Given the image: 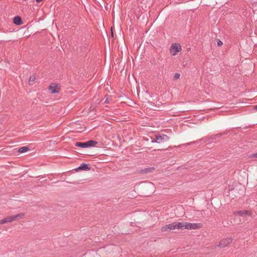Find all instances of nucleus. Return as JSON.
Returning <instances> with one entry per match:
<instances>
[{"instance_id": "nucleus-1", "label": "nucleus", "mask_w": 257, "mask_h": 257, "mask_svg": "<svg viewBox=\"0 0 257 257\" xmlns=\"http://www.w3.org/2000/svg\"><path fill=\"white\" fill-rule=\"evenodd\" d=\"M98 144V142L93 140H89L86 142H76L75 144V146L82 148H87L95 146Z\"/></svg>"}, {"instance_id": "nucleus-2", "label": "nucleus", "mask_w": 257, "mask_h": 257, "mask_svg": "<svg viewBox=\"0 0 257 257\" xmlns=\"http://www.w3.org/2000/svg\"><path fill=\"white\" fill-rule=\"evenodd\" d=\"M182 224V228L181 229H197L201 228L202 227V225L200 223H189V222H181Z\"/></svg>"}, {"instance_id": "nucleus-3", "label": "nucleus", "mask_w": 257, "mask_h": 257, "mask_svg": "<svg viewBox=\"0 0 257 257\" xmlns=\"http://www.w3.org/2000/svg\"><path fill=\"white\" fill-rule=\"evenodd\" d=\"M169 140V138L166 135L163 134H160L155 135V140L152 141V143H162L164 142H167Z\"/></svg>"}, {"instance_id": "nucleus-4", "label": "nucleus", "mask_w": 257, "mask_h": 257, "mask_svg": "<svg viewBox=\"0 0 257 257\" xmlns=\"http://www.w3.org/2000/svg\"><path fill=\"white\" fill-rule=\"evenodd\" d=\"M182 50L181 46L178 43L172 44L170 48V52L172 55L175 56Z\"/></svg>"}, {"instance_id": "nucleus-5", "label": "nucleus", "mask_w": 257, "mask_h": 257, "mask_svg": "<svg viewBox=\"0 0 257 257\" xmlns=\"http://www.w3.org/2000/svg\"><path fill=\"white\" fill-rule=\"evenodd\" d=\"M232 240L233 239L231 237L222 239L220 240L218 246L221 247H224L229 244L232 241Z\"/></svg>"}, {"instance_id": "nucleus-6", "label": "nucleus", "mask_w": 257, "mask_h": 257, "mask_svg": "<svg viewBox=\"0 0 257 257\" xmlns=\"http://www.w3.org/2000/svg\"><path fill=\"white\" fill-rule=\"evenodd\" d=\"M181 222H175L172 223L168 224V227L169 228V230H173V229H180L182 228Z\"/></svg>"}, {"instance_id": "nucleus-7", "label": "nucleus", "mask_w": 257, "mask_h": 257, "mask_svg": "<svg viewBox=\"0 0 257 257\" xmlns=\"http://www.w3.org/2000/svg\"><path fill=\"white\" fill-rule=\"evenodd\" d=\"M24 213H20L15 215L7 217L8 222L16 220V219H18L19 218H22L24 216Z\"/></svg>"}, {"instance_id": "nucleus-8", "label": "nucleus", "mask_w": 257, "mask_h": 257, "mask_svg": "<svg viewBox=\"0 0 257 257\" xmlns=\"http://www.w3.org/2000/svg\"><path fill=\"white\" fill-rule=\"evenodd\" d=\"M49 90L51 93H55L59 91V88L58 85L55 83H52L49 86Z\"/></svg>"}, {"instance_id": "nucleus-9", "label": "nucleus", "mask_w": 257, "mask_h": 257, "mask_svg": "<svg viewBox=\"0 0 257 257\" xmlns=\"http://www.w3.org/2000/svg\"><path fill=\"white\" fill-rule=\"evenodd\" d=\"M235 215H239L241 216H243L245 215H251V212L250 211H247V210H241L238 211L234 212Z\"/></svg>"}, {"instance_id": "nucleus-10", "label": "nucleus", "mask_w": 257, "mask_h": 257, "mask_svg": "<svg viewBox=\"0 0 257 257\" xmlns=\"http://www.w3.org/2000/svg\"><path fill=\"white\" fill-rule=\"evenodd\" d=\"M14 23L17 25H20L22 24L21 18L19 16H16L14 18Z\"/></svg>"}, {"instance_id": "nucleus-11", "label": "nucleus", "mask_w": 257, "mask_h": 257, "mask_svg": "<svg viewBox=\"0 0 257 257\" xmlns=\"http://www.w3.org/2000/svg\"><path fill=\"white\" fill-rule=\"evenodd\" d=\"M78 169L86 171V170H88L89 169V167H88V164H87L86 163H82L78 168Z\"/></svg>"}, {"instance_id": "nucleus-12", "label": "nucleus", "mask_w": 257, "mask_h": 257, "mask_svg": "<svg viewBox=\"0 0 257 257\" xmlns=\"http://www.w3.org/2000/svg\"><path fill=\"white\" fill-rule=\"evenodd\" d=\"M29 150V148L28 147H26V146L22 147H21L19 148V149L18 150V152H19L20 153H25V152L28 151Z\"/></svg>"}, {"instance_id": "nucleus-13", "label": "nucleus", "mask_w": 257, "mask_h": 257, "mask_svg": "<svg viewBox=\"0 0 257 257\" xmlns=\"http://www.w3.org/2000/svg\"><path fill=\"white\" fill-rule=\"evenodd\" d=\"M36 80V77L34 75L30 76L29 80V83L30 84H32Z\"/></svg>"}, {"instance_id": "nucleus-14", "label": "nucleus", "mask_w": 257, "mask_h": 257, "mask_svg": "<svg viewBox=\"0 0 257 257\" xmlns=\"http://www.w3.org/2000/svg\"><path fill=\"white\" fill-rule=\"evenodd\" d=\"M161 230L162 232L167 231L169 230V228L168 227V225H166L165 226L162 227L161 228Z\"/></svg>"}, {"instance_id": "nucleus-15", "label": "nucleus", "mask_w": 257, "mask_h": 257, "mask_svg": "<svg viewBox=\"0 0 257 257\" xmlns=\"http://www.w3.org/2000/svg\"><path fill=\"white\" fill-rule=\"evenodd\" d=\"M111 101V98L110 97H109L107 95L105 96V100L104 102V103H109Z\"/></svg>"}, {"instance_id": "nucleus-16", "label": "nucleus", "mask_w": 257, "mask_h": 257, "mask_svg": "<svg viewBox=\"0 0 257 257\" xmlns=\"http://www.w3.org/2000/svg\"><path fill=\"white\" fill-rule=\"evenodd\" d=\"M180 74L179 73H176L174 74V79H177L180 77Z\"/></svg>"}, {"instance_id": "nucleus-17", "label": "nucleus", "mask_w": 257, "mask_h": 257, "mask_svg": "<svg viewBox=\"0 0 257 257\" xmlns=\"http://www.w3.org/2000/svg\"><path fill=\"white\" fill-rule=\"evenodd\" d=\"M1 222H2V224H4V223L8 222V217H6V218H4L3 219L1 220Z\"/></svg>"}, {"instance_id": "nucleus-18", "label": "nucleus", "mask_w": 257, "mask_h": 257, "mask_svg": "<svg viewBox=\"0 0 257 257\" xmlns=\"http://www.w3.org/2000/svg\"><path fill=\"white\" fill-rule=\"evenodd\" d=\"M152 168H147L143 171L144 173H147L150 172L151 171Z\"/></svg>"}, {"instance_id": "nucleus-19", "label": "nucleus", "mask_w": 257, "mask_h": 257, "mask_svg": "<svg viewBox=\"0 0 257 257\" xmlns=\"http://www.w3.org/2000/svg\"><path fill=\"white\" fill-rule=\"evenodd\" d=\"M249 158H257V153L251 154L248 156Z\"/></svg>"}, {"instance_id": "nucleus-20", "label": "nucleus", "mask_w": 257, "mask_h": 257, "mask_svg": "<svg viewBox=\"0 0 257 257\" xmlns=\"http://www.w3.org/2000/svg\"><path fill=\"white\" fill-rule=\"evenodd\" d=\"M222 42L219 40H218L217 41V45L219 46H221L222 45Z\"/></svg>"}, {"instance_id": "nucleus-21", "label": "nucleus", "mask_w": 257, "mask_h": 257, "mask_svg": "<svg viewBox=\"0 0 257 257\" xmlns=\"http://www.w3.org/2000/svg\"><path fill=\"white\" fill-rule=\"evenodd\" d=\"M254 109L255 110H257V105L254 106Z\"/></svg>"}, {"instance_id": "nucleus-22", "label": "nucleus", "mask_w": 257, "mask_h": 257, "mask_svg": "<svg viewBox=\"0 0 257 257\" xmlns=\"http://www.w3.org/2000/svg\"><path fill=\"white\" fill-rule=\"evenodd\" d=\"M37 2L38 3H40L41 2H42L43 0H36Z\"/></svg>"}, {"instance_id": "nucleus-23", "label": "nucleus", "mask_w": 257, "mask_h": 257, "mask_svg": "<svg viewBox=\"0 0 257 257\" xmlns=\"http://www.w3.org/2000/svg\"><path fill=\"white\" fill-rule=\"evenodd\" d=\"M0 224H2V222H1V220H0Z\"/></svg>"}]
</instances>
